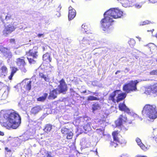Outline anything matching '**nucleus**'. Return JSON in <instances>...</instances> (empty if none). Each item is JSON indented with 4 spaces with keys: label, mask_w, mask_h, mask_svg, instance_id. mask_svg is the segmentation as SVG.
<instances>
[{
    "label": "nucleus",
    "mask_w": 157,
    "mask_h": 157,
    "mask_svg": "<svg viewBox=\"0 0 157 157\" xmlns=\"http://www.w3.org/2000/svg\"><path fill=\"white\" fill-rule=\"evenodd\" d=\"M21 123V118L16 111L2 110L0 115L1 125L7 128L16 129Z\"/></svg>",
    "instance_id": "1"
},
{
    "label": "nucleus",
    "mask_w": 157,
    "mask_h": 157,
    "mask_svg": "<svg viewBox=\"0 0 157 157\" xmlns=\"http://www.w3.org/2000/svg\"><path fill=\"white\" fill-rule=\"evenodd\" d=\"M142 112H144L147 117L150 119L153 120L157 117V110L155 105H146L143 108Z\"/></svg>",
    "instance_id": "2"
},
{
    "label": "nucleus",
    "mask_w": 157,
    "mask_h": 157,
    "mask_svg": "<svg viewBox=\"0 0 157 157\" xmlns=\"http://www.w3.org/2000/svg\"><path fill=\"white\" fill-rule=\"evenodd\" d=\"M67 90V85L64 81L62 79L60 82V84L58 86V88L51 91L50 93L49 98L54 99L56 97L58 94L60 93L65 94Z\"/></svg>",
    "instance_id": "3"
},
{
    "label": "nucleus",
    "mask_w": 157,
    "mask_h": 157,
    "mask_svg": "<svg viewBox=\"0 0 157 157\" xmlns=\"http://www.w3.org/2000/svg\"><path fill=\"white\" fill-rule=\"evenodd\" d=\"M138 83L137 80H131L128 83L124 84L123 86V90L125 93H129L137 90V85Z\"/></svg>",
    "instance_id": "4"
},
{
    "label": "nucleus",
    "mask_w": 157,
    "mask_h": 157,
    "mask_svg": "<svg viewBox=\"0 0 157 157\" xmlns=\"http://www.w3.org/2000/svg\"><path fill=\"white\" fill-rule=\"evenodd\" d=\"M37 49L36 46L34 47L33 49L29 50L27 53V59L30 64H34L36 63L38 56L37 54Z\"/></svg>",
    "instance_id": "5"
},
{
    "label": "nucleus",
    "mask_w": 157,
    "mask_h": 157,
    "mask_svg": "<svg viewBox=\"0 0 157 157\" xmlns=\"http://www.w3.org/2000/svg\"><path fill=\"white\" fill-rule=\"evenodd\" d=\"M118 131H116L112 133L113 141L111 142L110 143V146L111 147H116L119 144H125L126 142L124 139L119 140L117 137L119 133Z\"/></svg>",
    "instance_id": "6"
},
{
    "label": "nucleus",
    "mask_w": 157,
    "mask_h": 157,
    "mask_svg": "<svg viewBox=\"0 0 157 157\" xmlns=\"http://www.w3.org/2000/svg\"><path fill=\"white\" fill-rule=\"evenodd\" d=\"M123 14V12L118 8H112L109 9V15L113 18H121Z\"/></svg>",
    "instance_id": "7"
},
{
    "label": "nucleus",
    "mask_w": 157,
    "mask_h": 157,
    "mask_svg": "<svg viewBox=\"0 0 157 157\" xmlns=\"http://www.w3.org/2000/svg\"><path fill=\"white\" fill-rule=\"evenodd\" d=\"M128 121L127 118L125 115L121 114L120 115L119 118L115 121V124L116 127H120L121 130L126 131L128 130L126 128H124L123 125V123L127 122Z\"/></svg>",
    "instance_id": "8"
},
{
    "label": "nucleus",
    "mask_w": 157,
    "mask_h": 157,
    "mask_svg": "<svg viewBox=\"0 0 157 157\" xmlns=\"http://www.w3.org/2000/svg\"><path fill=\"white\" fill-rule=\"evenodd\" d=\"M15 23V22H12L10 24L5 26L2 32L3 35L7 36L14 31L17 27V25Z\"/></svg>",
    "instance_id": "9"
},
{
    "label": "nucleus",
    "mask_w": 157,
    "mask_h": 157,
    "mask_svg": "<svg viewBox=\"0 0 157 157\" xmlns=\"http://www.w3.org/2000/svg\"><path fill=\"white\" fill-rule=\"evenodd\" d=\"M108 11H106L104 13V18L101 21V27L102 29L104 31L107 30L108 28V16H107V13Z\"/></svg>",
    "instance_id": "10"
},
{
    "label": "nucleus",
    "mask_w": 157,
    "mask_h": 157,
    "mask_svg": "<svg viewBox=\"0 0 157 157\" xmlns=\"http://www.w3.org/2000/svg\"><path fill=\"white\" fill-rule=\"evenodd\" d=\"M22 85L26 90L29 91L30 90L31 88L32 81L29 79L26 78L24 79L22 82Z\"/></svg>",
    "instance_id": "11"
},
{
    "label": "nucleus",
    "mask_w": 157,
    "mask_h": 157,
    "mask_svg": "<svg viewBox=\"0 0 157 157\" xmlns=\"http://www.w3.org/2000/svg\"><path fill=\"white\" fill-rule=\"evenodd\" d=\"M76 12L75 10L71 6L69 7L68 19L69 20L73 19L75 17Z\"/></svg>",
    "instance_id": "12"
},
{
    "label": "nucleus",
    "mask_w": 157,
    "mask_h": 157,
    "mask_svg": "<svg viewBox=\"0 0 157 157\" xmlns=\"http://www.w3.org/2000/svg\"><path fill=\"white\" fill-rule=\"evenodd\" d=\"M24 58V57H22L17 59L16 61L17 65L19 67L23 65H25L26 63Z\"/></svg>",
    "instance_id": "13"
},
{
    "label": "nucleus",
    "mask_w": 157,
    "mask_h": 157,
    "mask_svg": "<svg viewBox=\"0 0 157 157\" xmlns=\"http://www.w3.org/2000/svg\"><path fill=\"white\" fill-rule=\"evenodd\" d=\"M117 96V99L116 100V101L117 102H118L120 101H121L123 99H124L126 96V94L125 93H121V94H118V93Z\"/></svg>",
    "instance_id": "14"
},
{
    "label": "nucleus",
    "mask_w": 157,
    "mask_h": 157,
    "mask_svg": "<svg viewBox=\"0 0 157 157\" xmlns=\"http://www.w3.org/2000/svg\"><path fill=\"white\" fill-rule=\"evenodd\" d=\"M120 110L121 111L127 112L129 110V109L126 106L124 102L122 103H120L118 106Z\"/></svg>",
    "instance_id": "15"
},
{
    "label": "nucleus",
    "mask_w": 157,
    "mask_h": 157,
    "mask_svg": "<svg viewBox=\"0 0 157 157\" xmlns=\"http://www.w3.org/2000/svg\"><path fill=\"white\" fill-rule=\"evenodd\" d=\"M41 110V108L40 106H36L33 108L31 110V113L35 114L39 112Z\"/></svg>",
    "instance_id": "16"
},
{
    "label": "nucleus",
    "mask_w": 157,
    "mask_h": 157,
    "mask_svg": "<svg viewBox=\"0 0 157 157\" xmlns=\"http://www.w3.org/2000/svg\"><path fill=\"white\" fill-rule=\"evenodd\" d=\"M151 90L152 93L157 95V83H155L151 86Z\"/></svg>",
    "instance_id": "17"
},
{
    "label": "nucleus",
    "mask_w": 157,
    "mask_h": 157,
    "mask_svg": "<svg viewBox=\"0 0 157 157\" xmlns=\"http://www.w3.org/2000/svg\"><path fill=\"white\" fill-rule=\"evenodd\" d=\"M43 59L44 60L48 62H50L51 60V58H50V55L48 53H46L44 55Z\"/></svg>",
    "instance_id": "18"
},
{
    "label": "nucleus",
    "mask_w": 157,
    "mask_h": 157,
    "mask_svg": "<svg viewBox=\"0 0 157 157\" xmlns=\"http://www.w3.org/2000/svg\"><path fill=\"white\" fill-rule=\"evenodd\" d=\"M119 91V90H117L113 92L109 96V99L112 100L114 102L115 101V97Z\"/></svg>",
    "instance_id": "19"
},
{
    "label": "nucleus",
    "mask_w": 157,
    "mask_h": 157,
    "mask_svg": "<svg viewBox=\"0 0 157 157\" xmlns=\"http://www.w3.org/2000/svg\"><path fill=\"white\" fill-rule=\"evenodd\" d=\"M1 74L2 75L5 76L7 73V69L5 66H3L1 68Z\"/></svg>",
    "instance_id": "20"
},
{
    "label": "nucleus",
    "mask_w": 157,
    "mask_h": 157,
    "mask_svg": "<svg viewBox=\"0 0 157 157\" xmlns=\"http://www.w3.org/2000/svg\"><path fill=\"white\" fill-rule=\"evenodd\" d=\"M17 68L15 67H12L11 73L10 75L9 76L8 78L10 80H11L13 76L14 73H15L17 71Z\"/></svg>",
    "instance_id": "21"
},
{
    "label": "nucleus",
    "mask_w": 157,
    "mask_h": 157,
    "mask_svg": "<svg viewBox=\"0 0 157 157\" xmlns=\"http://www.w3.org/2000/svg\"><path fill=\"white\" fill-rule=\"evenodd\" d=\"M48 95V94L47 93H45L43 96L38 98L37 99V100L38 101L43 102L45 100Z\"/></svg>",
    "instance_id": "22"
},
{
    "label": "nucleus",
    "mask_w": 157,
    "mask_h": 157,
    "mask_svg": "<svg viewBox=\"0 0 157 157\" xmlns=\"http://www.w3.org/2000/svg\"><path fill=\"white\" fill-rule=\"evenodd\" d=\"M138 144L143 149L145 148V146L142 143L141 140L139 138H136V140Z\"/></svg>",
    "instance_id": "23"
},
{
    "label": "nucleus",
    "mask_w": 157,
    "mask_h": 157,
    "mask_svg": "<svg viewBox=\"0 0 157 157\" xmlns=\"http://www.w3.org/2000/svg\"><path fill=\"white\" fill-rule=\"evenodd\" d=\"M39 76L40 78H44L46 82H48L49 81L50 79L48 78V76L44 75L42 73H40L39 74Z\"/></svg>",
    "instance_id": "24"
},
{
    "label": "nucleus",
    "mask_w": 157,
    "mask_h": 157,
    "mask_svg": "<svg viewBox=\"0 0 157 157\" xmlns=\"http://www.w3.org/2000/svg\"><path fill=\"white\" fill-rule=\"evenodd\" d=\"M52 126L51 124H47L46 125L44 130L45 132H49L52 129Z\"/></svg>",
    "instance_id": "25"
},
{
    "label": "nucleus",
    "mask_w": 157,
    "mask_h": 157,
    "mask_svg": "<svg viewBox=\"0 0 157 157\" xmlns=\"http://www.w3.org/2000/svg\"><path fill=\"white\" fill-rule=\"evenodd\" d=\"M4 56L6 58L9 59L11 58L12 57V54L11 52L9 50H8L7 52H6V53L4 54Z\"/></svg>",
    "instance_id": "26"
},
{
    "label": "nucleus",
    "mask_w": 157,
    "mask_h": 157,
    "mask_svg": "<svg viewBox=\"0 0 157 157\" xmlns=\"http://www.w3.org/2000/svg\"><path fill=\"white\" fill-rule=\"evenodd\" d=\"M92 108L93 112H94V111L100 109V107L98 104L96 103L93 105Z\"/></svg>",
    "instance_id": "27"
},
{
    "label": "nucleus",
    "mask_w": 157,
    "mask_h": 157,
    "mask_svg": "<svg viewBox=\"0 0 157 157\" xmlns=\"http://www.w3.org/2000/svg\"><path fill=\"white\" fill-rule=\"evenodd\" d=\"M5 19L7 21H12L13 20V19L12 16L10 14H8L6 17Z\"/></svg>",
    "instance_id": "28"
},
{
    "label": "nucleus",
    "mask_w": 157,
    "mask_h": 157,
    "mask_svg": "<svg viewBox=\"0 0 157 157\" xmlns=\"http://www.w3.org/2000/svg\"><path fill=\"white\" fill-rule=\"evenodd\" d=\"M69 132V130L65 127H63L61 129V132L63 134H67Z\"/></svg>",
    "instance_id": "29"
},
{
    "label": "nucleus",
    "mask_w": 157,
    "mask_h": 157,
    "mask_svg": "<svg viewBox=\"0 0 157 157\" xmlns=\"http://www.w3.org/2000/svg\"><path fill=\"white\" fill-rule=\"evenodd\" d=\"M128 43L130 46L132 47H133L136 44V42L133 39H131L128 41Z\"/></svg>",
    "instance_id": "30"
},
{
    "label": "nucleus",
    "mask_w": 157,
    "mask_h": 157,
    "mask_svg": "<svg viewBox=\"0 0 157 157\" xmlns=\"http://www.w3.org/2000/svg\"><path fill=\"white\" fill-rule=\"evenodd\" d=\"M82 43L85 45H89L90 44L89 40L86 38H84L82 41Z\"/></svg>",
    "instance_id": "31"
},
{
    "label": "nucleus",
    "mask_w": 157,
    "mask_h": 157,
    "mask_svg": "<svg viewBox=\"0 0 157 157\" xmlns=\"http://www.w3.org/2000/svg\"><path fill=\"white\" fill-rule=\"evenodd\" d=\"M9 50L7 48H5L2 46L0 47V51L3 52L4 54Z\"/></svg>",
    "instance_id": "32"
},
{
    "label": "nucleus",
    "mask_w": 157,
    "mask_h": 157,
    "mask_svg": "<svg viewBox=\"0 0 157 157\" xmlns=\"http://www.w3.org/2000/svg\"><path fill=\"white\" fill-rule=\"evenodd\" d=\"M25 66L23 65L20 67V69L22 73H25L27 71V70L25 67Z\"/></svg>",
    "instance_id": "33"
},
{
    "label": "nucleus",
    "mask_w": 157,
    "mask_h": 157,
    "mask_svg": "<svg viewBox=\"0 0 157 157\" xmlns=\"http://www.w3.org/2000/svg\"><path fill=\"white\" fill-rule=\"evenodd\" d=\"M97 98L93 96H90L88 97L87 98L88 101H94L98 100Z\"/></svg>",
    "instance_id": "34"
},
{
    "label": "nucleus",
    "mask_w": 157,
    "mask_h": 157,
    "mask_svg": "<svg viewBox=\"0 0 157 157\" xmlns=\"http://www.w3.org/2000/svg\"><path fill=\"white\" fill-rule=\"evenodd\" d=\"M67 134V139H71L72 138L73 136V133L71 132H69Z\"/></svg>",
    "instance_id": "35"
},
{
    "label": "nucleus",
    "mask_w": 157,
    "mask_h": 157,
    "mask_svg": "<svg viewBox=\"0 0 157 157\" xmlns=\"http://www.w3.org/2000/svg\"><path fill=\"white\" fill-rule=\"evenodd\" d=\"M150 74L151 75H157V70H154L150 72Z\"/></svg>",
    "instance_id": "36"
},
{
    "label": "nucleus",
    "mask_w": 157,
    "mask_h": 157,
    "mask_svg": "<svg viewBox=\"0 0 157 157\" xmlns=\"http://www.w3.org/2000/svg\"><path fill=\"white\" fill-rule=\"evenodd\" d=\"M134 0H127V2H128V6H130L131 5L132 3L133 2V1Z\"/></svg>",
    "instance_id": "37"
},
{
    "label": "nucleus",
    "mask_w": 157,
    "mask_h": 157,
    "mask_svg": "<svg viewBox=\"0 0 157 157\" xmlns=\"http://www.w3.org/2000/svg\"><path fill=\"white\" fill-rule=\"evenodd\" d=\"M150 23V22L149 21L146 20L143 22L142 25H143L148 24Z\"/></svg>",
    "instance_id": "38"
},
{
    "label": "nucleus",
    "mask_w": 157,
    "mask_h": 157,
    "mask_svg": "<svg viewBox=\"0 0 157 157\" xmlns=\"http://www.w3.org/2000/svg\"><path fill=\"white\" fill-rule=\"evenodd\" d=\"M46 155V156L47 157H53V156L52 155L51 152L48 151L47 152Z\"/></svg>",
    "instance_id": "39"
},
{
    "label": "nucleus",
    "mask_w": 157,
    "mask_h": 157,
    "mask_svg": "<svg viewBox=\"0 0 157 157\" xmlns=\"http://www.w3.org/2000/svg\"><path fill=\"white\" fill-rule=\"evenodd\" d=\"M134 6L137 9H139L142 6L140 4H138L137 3L135 4Z\"/></svg>",
    "instance_id": "40"
},
{
    "label": "nucleus",
    "mask_w": 157,
    "mask_h": 157,
    "mask_svg": "<svg viewBox=\"0 0 157 157\" xmlns=\"http://www.w3.org/2000/svg\"><path fill=\"white\" fill-rule=\"evenodd\" d=\"M86 26L85 25L83 24L82 26V30L83 31H84L85 32H86Z\"/></svg>",
    "instance_id": "41"
},
{
    "label": "nucleus",
    "mask_w": 157,
    "mask_h": 157,
    "mask_svg": "<svg viewBox=\"0 0 157 157\" xmlns=\"http://www.w3.org/2000/svg\"><path fill=\"white\" fill-rule=\"evenodd\" d=\"M109 25H112V23H113V20L111 18H109Z\"/></svg>",
    "instance_id": "42"
},
{
    "label": "nucleus",
    "mask_w": 157,
    "mask_h": 157,
    "mask_svg": "<svg viewBox=\"0 0 157 157\" xmlns=\"http://www.w3.org/2000/svg\"><path fill=\"white\" fill-rule=\"evenodd\" d=\"M92 84L94 86H98V82L96 81H94L92 82Z\"/></svg>",
    "instance_id": "43"
},
{
    "label": "nucleus",
    "mask_w": 157,
    "mask_h": 157,
    "mask_svg": "<svg viewBox=\"0 0 157 157\" xmlns=\"http://www.w3.org/2000/svg\"><path fill=\"white\" fill-rule=\"evenodd\" d=\"M151 3H154L157 2V0H148Z\"/></svg>",
    "instance_id": "44"
},
{
    "label": "nucleus",
    "mask_w": 157,
    "mask_h": 157,
    "mask_svg": "<svg viewBox=\"0 0 157 157\" xmlns=\"http://www.w3.org/2000/svg\"><path fill=\"white\" fill-rule=\"evenodd\" d=\"M5 150L6 151L8 152H11V150L9 149V148L8 147H5Z\"/></svg>",
    "instance_id": "45"
},
{
    "label": "nucleus",
    "mask_w": 157,
    "mask_h": 157,
    "mask_svg": "<svg viewBox=\"0 0 157 157\" xmlns=\"http://www.w3.org/2000/svg\"><path fill=\"white\" fill-rule=\"evenodd\" d=\"M20 53V51L18 50H17L15 52V54H16V55H18Z\"/></svg>",
    "instance_id": "46"
},
{
    "label": "nucleus",
    "mask_w": 157,
    "mask_h": 157,
    "mask_svg": "<svg viewBox=\"0 0 157 157\" xmlns=\"http://www.w3.org/2000/svg\"><path fill=\"white\" fill-rule=\"evenodd\" d=\"M14 41H15V40L14 39H12L10 40V42L11 43H14Z\"/></svg>",
    "instance_id": "47"
},
{
    "label": "nucleus",
    "mask_w": 157,
    "mask_h": 157,
    "mask_svg": "<svg viewBox=\"0 0 157 157\" xmlns=\"http://www.w3.org/2000/svg\"><path fill=\"white\" fill-rule=\"evenodd\" d=\"M4 135V133L0 131V135L3 136Z\"/></svg>",
    "instance_id": "48"
},
{
    "label": "nucleus",
    "mask_w": 157,
    "mask_h": 157,
    "mask_svg": "<svg viewBox=\"0 0 157 157\" xmlns=\"http://www.w3.org/2000/svg\"><path fill=\"white\" fill-rule=\"evenodd\" d=\"M42 35H43V34H38L37 36L39 37H40Z\"/></svg>",
    "instance_id": "49"
},
{
    "label": "nucleus",
    "mask_w": 157,
    "mask_h": 157,
    "mask_svg": "<svg viewBox=\"0 0 157 157\" xmlns=\"http://www.w3.org/2000/svg\"><path fill=\"white\" fill-rule=\"evenodd\" d=\"M46 151H45V150H42L41 151H40V152H41V153H42L43 152H46Z\"/></svg>",
    "instance_id": "50"
},
{
    "label": "nucleus",
    "mask_w": 157,
    "mask_h": 157,
    "mask_svg": "<svg viewBox=\"0 0 157 157\" xmlns=\"http://www.w3.org/2000/svg\"><path fill=\"white\" fill-rule=\"evenodd\" d=\"M120 72V71H117L116 72V73H115V74H117L118 73H119V72Z\"/></svg>",
    "instance_id": "51"
},
{
    "label": "nucleus",
    "mask_w": 157,
    "mask_h": 157,
    "mask_svg": "<svg viewBox=\"0 0 157 157\" xmlns=\"http://www.w3.org/2000/svg\"><path fill=\"white\" fill-rule=\"evenodd\" d=\"M6 96V93H4L2 95V96Z\"/></svg>",
    "instance_id": "52"
},
{
    "label": "nucleus",
    "mask_w": 157,
    "mask_h": 157,
    "mask_svg": "<svg viewBox=\"0 0 157 157\" xmlns=\"http://www.w3.org/2000/svg\"><path fill=\"white\" fill-rule=\"evenodd\" d=\"M86 90H85V91H83V93H86Z\"/></svg>",
    "instance_id": "53"
},
{
    "label": "nucleus",
    "mask_w": 157,
    "mask_h": 157,
    "mask_svg": "<svg viewBox=\"0 0 157 157\" xmlns=\"http://www.w3.org/2000/svg\"><path fill=\"white\" fill-rule=\"evenodd\" d=\"M155 37L157 38V33H156V34H155Z\"/></svg>",
    "instance_id": "54"
},
{
    "label": "nucleus",
    "mask_w": 157,
    "mask_h": 157,
    "mask_svg": "<svg viewBox=\"0 0 157 157\" xmlns=\"http://www.w3.org/2000/svg\"><path fill=\"white\" fill-rule=\"evenodd\" d=\"M95 94H96V93H93V94L94 95Z\"/></svg>",
    "instance_id": "55"
},
{
    "label": "nucleus",
    "mask_w": 157,
    "mask_h": 157,
    "mask_svg": "<svg viewBox=\"0 0 157 157\" xmlns=\"http://www.w3.org/2000/svg\"><path fill=\"white\" fill-rule=\"evenodd\" d=\"M89 92H90V93H91V92H90V91H89Z\"/></svg>",
    "instance_id": "56"
}]
</instances>
